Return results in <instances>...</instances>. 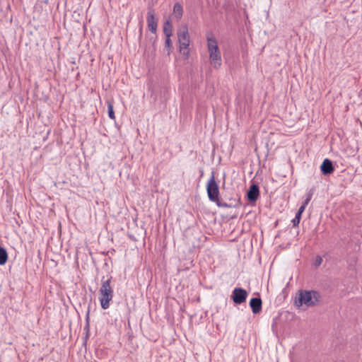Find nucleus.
<instances>
[{"mask_svg": "<svg viewBox=\"0 0 362 362\" xmlns=\"http://www.w3.org/2000/svg\"><path fill=\"white\" fill-rule=\"evenodd\" d=\"M206 40L210 64L214 69H218L222 64L221 54L218 42L212 34L209 33L206 35Z\"/></svg>", "mask_w": 362, "mask_h": 362, "instance_id": "nucleus-1", "label": "nucleus"}, {"mask_svg": "<svg viewBox=\"0 0 362 362\" xmlns=\"http://www.w3.org/2000/svg\"><path fill=\"white\" fill-rule=\"evenodd\" d=\"M320 297V294L315 291H300L296 297L295 304L297 307H313L319 303Z\"/></svg>", "mask_w": 362, "mask_h": 362, "instance_id": "nucleus-2", "label": "nucleus"}, {"mask_svg": "<svg viewBox=\"0 0 362 362\" xmlns=\"http://www.w3.org/2000/svg\"><path fill=\"white\" fill-rule=\"evenodd\" d=\"M112 277L105 279L102 278V284L99 290L100 303L103 309L106 310L110 307V303L113 298V289L110 286Z\"/></svg>", "mask_w": 362, "mask_h": 362, "instance_id": "nucleus-3", "label": "nucleus"}, {"mask_svg": "<svg viewBox=\"0 0 362 362\" xmlns=\"http://www.w3.org/2000/svg\"><path fill=\"white\" fill-rule=\"evenodd\" d=\"M177 38L180 44V52L186 58L189 56V36L187 25L180 26L177 30Z\"/></svg>", "mask_w": 362, "mask_h": 362, "instance_id": "nucleus-4", "label": "nucleus"}, {"mask_svg": "<svg viewBox=\"0 0 362 362\" xmlns=\"http://www.w3.org/2000/svg\"><path fill=\"white\" fill-rule=\"evenodd\" d=\"M206 190H207L209 199L211 201L216 202L217 206H228L226 204H222L219 201L218 186L215 180L214 175L211 176V177L209 179V180L207 183Z\"/></svg>", "mask_w": 362, "mask_h": 362, "instance_id": "nucleus-5", "label": "nucleus"}, {"mask_svg": "<svg viewBox=\"0 0 362 362\" xmlns=\"http://www.w3.org/2000/svg\"><path fill=\"white\" fill-rule=\"evenodd\" d=\"M247 292L242 288H235L233 291L232 299L236 304H241L246 300Z\"/></svg>", "mask_w": 362, "mask_h": 362, "instance_id": "nucleus-6", "label": "nucleus"}, {"mask_svg": "<svg viewBox=\"0 0 362 362\" xmlns=\"http://www.w3.org/2000/svg\"><path fill=\"white\" fill-rule=\"evenodd\" d=\"M146 20L149 30L151 33H155L157 30L158 19L156 18L155 11L153 9H148Z\"/></svg>", "mask_w": 362, "mask_h": 362, "instance_id": "nucleus-7", "label": "nucleus"}, {"mask_svg": "<svg viewBox=\"0 0 362 362\" xmlns=\"http://www.w3.org/2000/svg\"><path fill=\"white\" fill-rule=\"evenodd\" d=\"M259 194V187L257 185H252L247 192V196L250 202H255Z\"/></svg>", "mask_w": 362, "mask_h": 362, "instance_id": "nucleus-8", "label": "nucleus"}, {"mask_svg": "<svg viewBox=\"0 0 362 362\" xmlns=\"http://www.w3.org/2000/svg\"><path fill=\"white\" fill-rule=\"evenodd\" d=\"M262 300L259 298H253L250 301V306L254 314H257L262 310Z\"/></svg>", "mask_w": 362, "mask_h": 362, "instance_id": "nucleus-9", "label": "nucleus"}, {"mask_svg": "<svg viewBox=\"0 0 362 362\" xmlns=\"http://www.w3.org/2000/svg\"><path fill=\"white\" fill-rule=\"evenodd\" d=\"M320 169L324 175L331 174L334 171V167L331 160L326 158L322 162Z\"/></svg>", "mask_w": 362, "mask_h": 362, "instance_id": "nucleus-10", "label": "nucleus"}, {"mask_svg": "<svg viewBox=\"0 0 362 362\" xmlns=\"http://www.w3.org/2000/svg\"><path fill=\"white\" fill-rule=\"evenodd\" d=\"M164 33L166 36L165 42V48L168 50V54L169 55L170 53V48L172 47V42L170 40V36L172 35V30L170 29H168L166 26L164 27Z\"/></svg>", "mask_w": 362, "mask_h": 362, "instance_id": "nucleus-11", "label": "nucleus"}, {"mask_svg": "<svg viewBox=\"0 0 362 362\" xmlns=\"http://www.w3.org/2000/svg\"><path fill=\"white\" fill-rule=\"evenodd\" d=\"M183 9L180 4L176 3L173 7V14L177 18L180 19L182 16Z\"/></svg>", "mask_w": 362, "mask_h": 362, "instance_id": "nucleus-12", "label": "nucleus"}, {"mask_svg": "<svg viewBox=\"0 0 362 362\" xmlns=\"http://www.w3.org/2000/svg\"><path fill=\"white\" fill-rule=\"evenodd\" d=\"M8 259V253L6 250L0 247V265H4L6 264Z\"/></svg>", "mask_w": 362, "mask_h": 362, "instance_id": "nucleus-13", "label": "nucleus"}, {"mask_svg": "<svg viewBox=\"0 0 362 362\" xmlns=\"http://www.w3.org/2000/svg\"><path fill=\"white\" fill-rule=\"evenodd\" d=\"M107 110H108L109 117L114 119L115 118V113H114V110H113V105L110 103H108Z\"/></svg>", "mask_w": 362, "mask_h": 362, "instance_id": "nucleus-14", "label": "nucleus"}, {"mask_svg": "<svg viewBox=\"0 0 362 362\" xmlns=\"http://www.w3.org/2000/svg\"><path fill=\"white\" fill-rule=\"evenodd\" d=\"M301 215L300 213H296L295 218L292 220V223L293 226H297L300 221Z\"/></svg>", "mask_w": 362, "mask_h": 362, "instance_id": "nucleus-15", "label": "nucleus"}, {"mask_svg": "<svg viewBox=\"0 0 362 362\" xmlns=\"http://www.w3.org/2000/svg\"><path fill=\"white\" fill-rule=\"evenodd\" d=\"M322 262V258L320 256H317L314 264L315 267H319Z\"/></svg>", "mask_w": 362, "mask_h": 362, "instance_id": "nucleus-16", "label": "nucleus"}, {"mask_svg": "<svg viewBox=\"0 0 362 362\" xmlns=\"http://www.w3.org/2000/svg\"><path fill=\"white\" fill-rule=\"evenodd\" d=\"M305 207H306L305 206H304V205H303V204H302V205L300 206V207L298 209V212H297V213H300V215H301V214H302V213L304 211V210H305Z\"/></svg>", "mask_w": 362, "mask_h": 362, "instance_id": "nucleus-17", "label": "nucleus"}, {"mask_svg": "<svg viewBox=\"0 0 362 362\" xmlns=\"http://www.w3.org/2000/svg\"><path fill=\"white\" fill-rule=\"evenodd\" d=\"M313 194V190H310L309 192L307 194V197L306 198H309V200H311Z\"/></svg>", "mask_w": 362, "mask_h": 362, "instance_id": "nucleus-18", "label": "nucleus"}, {"mask_svg": "<svg viewBox=\"0 0 362 362\" xmlns=\"http://www.w3.org/2000/svg\"><path fill=\"white\" fill-rule=\"evenodd\" d=\"M310 201V200H309V198H306L303 202V205L306 206L309 204Z\"/></svg>", "mask_w": 362, "mask_h": 362, "instance_id": "nucleus-19", "label": "nucleus"}]
</instances>
